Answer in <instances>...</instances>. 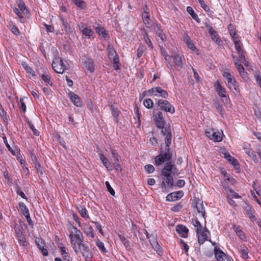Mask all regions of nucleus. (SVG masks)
Wrapping results in <instances>:
<instances>
[{
    "mask_svg": "<svg viewBox=\"0 0 261 261\" xmlns=\"http://www.w3.org/2000/svg\"><path fill=\"white\" fill-rule=\"evenodd\" d=\"M172 152L170 148H165L163 149L161 148L160 153L154 158V164L156 166H159L165 162L167 163L172 162Z\"/></svg>",
    "mask_w": 261,
    "mask_h": 261,
    "instance_id": "nucleus-1",
    "label": "nucleus"
},
{
    "mask_svg": "<svg viewBox=\"0 0 261 261\" xmlns=\"http://www.w3.org/2000/svg\"><path fill=\"white\" fill-rule=\"evenodd\" d=\"M74 250L76 253L81 252L87 261H91L93 255L87 246L84 244H82L80 246H77L76 247H74Z\"/></svg>",
    "mask_w": 261,
    "mask_h": 261,
    "instance_id": "nucleus-2",
    "label": "nucleus"
},
{
    "mask_svg": "<svg viewBox=\"0 0 261 261\" xmlns=\"http://www.w3.org/2000/svg\"><path fill=\"white\" fill-rule=\"evenodd\" d=\"M153 121L156 126L160 129H163L166 125H170L167 124L163 117L161 112H157L153 114Z\"/></svg>",
    "mask_w": 261,
    "mask_h": 261,
    "instance_id": "nucleus-3",
    "label": "nucleus"
},
{
    "mask_svg": "<svg viewBox=\"0 0 261 261\" xmlns=\"http://www.w3.org/2000/svg\"><path fill=\"white\" fill-rule=\"evenodd\" d=\"M160 109L166 112L173 114L175 112L174 107L167 100L160 99L156 102Z\"/></svg>",
    "mask_w": 261,
    "mask_h": 261,
    "instance_id": "nucleus-4",
    "label": "nucleus"
},
{
    "mask_svg": "<svg viewBox=\"0 0 261 261\" xmlns=\"http://www.w3.org/2000/svg\"><path fill=\"white\" fill-rule=\"evenodd\" d=\"M161 134L165 136V147L170 148L169 146L171 144L172 133L170 125H166L164 129L161 130Z\"/></svg>",
    "mask_w": 261,
    "mask_h": 261,
    "instance_id": "nucleus-5",
    "label": "nucleus"
},
{
    "mask_svg": "<svg viewBox=\"0 0 261 261\" xmlns=\"http://www.w3.org/2000/svg\"><path fill=\"white\" fill-rule=\"evenodd\" d=\"M223 76L227 81V86L231 91H237V82L233 76L228 72H224Z\"/></svg>",
    "mask_w": 261,
    "mask_h": 261,
    "instance_id": "nucleus-6",
    "label": "nucleus"
},
{
    "mask_svg": "<svg viewBox=\"0 0 261 261\" xmlns=\"http://www.w3.org/2000/svg\"><path fill=\"white\" fill-rule=\"evenodd\" d=\"M52 67L58 73H63L66 69L65 66L61 58L56 59V61H54L53 62Z\"/></svg>",
    "mask_w": 261,
    "mask_h": 261,
    "instance_id": "nucleus-7",
    "label": "nucleus"
},
{
    "mask_svg": "<svg viewBox=\"0 0 261 261\" xmlns=\"http://www.w3.org/2000/svg\"><path fill=\"white\" fill-rule=\"evenodd\" d=\"M18 205L22 214L27 219L28 224L33 227L34 223L30 217L29 211L27 206L23 202H19Z\"/></svg>",
    "mask_w": 261,
    "mask_h": 261,
    "instance_id": "nucleus-8",
    "label": "nucleus"
},
{
    "mask_svg": "<svg viewBox=\"0 0 261 261\" xmlns=\"http://www.w3.org/2000/svg\"><path fill=\"white\" fill-rule=\"evenodd\" d=\"M35 243L36 245L39 248V250L41 251L42 255L44 256H46L48 255V253L46 248H45V244L44 241L41 238H35Z\"/></svg>",
    "mask_w": 261,
    "mask_h": 261,
    "instance_id": "nucleus-9",
    "label": "nucleus"
},
{
    "mask_svg": "<svg viewBox=\"0 0 261 261\" xmlns=\"http://www.w3.org/2000/svg\"><path fill=\"white\" fill-rule=\"evenodd\" d=\"M80 30L82 32L83 35L88 39L93 37L94 32L85 23H81L79 26Z\"/></svg>",
    "mask_w": 261,
    "mask_h": 261,
    "instance_id": "nucleus-10",
    "label": "nucleus"
},
{
    "mask_svg": "<svg viewBox=\"0 0 261 261\" xmlns=\"http://www.w3.org/2000/svg\"><path fill=\"white\" fill-rule=\"evenodd\" d=\"M184 195L182 191L174 192L169 194L166 197L168 201H174L181 198Z\"/></svg>",
    "mask_w": 261,
    "mask_h": 261,
    "instance_id": "nucleus-11",
    "label": "nucleus"
},
{
    "mask_svg": "<svg viewBox=\"0 0 261 261\" xmlns=\"http://www.w3.org/2000/svg\"><path fill=\"white\" fill-rule=\"evenodd\" d=\"M173 170V162L167 163L162 169L161 176L171 175Z\"/></svg>",
    "mask_w": 261,
    "mask_h": 261,
    "instance_id": "nucleus-12",
    "label": "nucleus"
},
{
    "mask_svg": "<svg viewBox=\"0 0 261 261\" xmlns=\"http://www.w3.org/2000/svg\"><path fill=\"white\" fill-rule=\"evenodd\" d=\"M176 231L180 234L182 238H187L188 236L189 229L187 227L183 225H178L176 227Z\"/></svg>",
    "mask_w": 261,
    "mask_h": 261,
    "instance_id": "nucleus-13",
    "label": "nucleus"
},
{
    "mask_svg": "<svg viewBox=\"0 0 261 261\" xmlns=\"http://www.w3.org/2000/svg\"><path fill=\"white\" fill-rule=\"evenodd\" d=\"M214 86L215 87L217 92L218 93V95L220 97H225L226 91L225 89L221 85L219 81L216 82Z\"/></svg>",
    "mask_w": 261,
    "mask_h": 261,
    "instance_id": "nucleus-14",
    "label": "nucleus"
},
{
    "mask_svg": "<svg viewBox=\"0 0 261 261\" xmlns=\"http://www.w3.org/2000/svg\"><path fill=\"white\" fill-rule=\"evenodd\" d=\"M71 227L75 231L74 237L76 239L75 241L76 246H80L81 244H83V242L84 240L82 233L80 230L77 229L76 227H74V226H72Z\"/></svg>",
    "mask_w": 261,
    "mask_h": 261,
    "instance_id": "nucleus-15",
    "label": "nucleus"
},
{
    "mask_svg": "<svg viewBox=\"0 0 261 261\" xmlns=\"http://www.w3.org/2000/svg\"><path fill=\"white\" fill-rule=\"evenodd\" d=\"M71 101L77 107H81L82 105L81 98L77 95L72 92H70L68 94Z\"/></svg>",
    "mask_w": 261,
    "mask_h": 261,
    "instance_id": "nucleus-16",
    "label": "nucleus"
},
{
    "mask_svg": "<svg viewBox=\"0 0 261 261\" xmlns=\"http://www.w3.org/2000/svg\"><path fill=\"white\" fill-rule=\"evenodd\" d=\"M208 31L212 39H213L217 44L219 45L221 42V40L218 37L216 31L212 27H210L208 28Z\"/></svg>",
    "mask_w": 261,
    "mask_h": 261,
    "instance_id": "nucleus-17",
    "label": "nucleus"
},
{
    "mask_svg": "<svg viewBox=\"0 0 261 261\" xmlns=\"http://www.w3.org/2000/svg\"><path fill=\"white\" fill-rule=\"evenodd\" d=\"M209 231L207 228L205 227L203 231L200 232V235H198V241L199 244H202L207 239V233Z\"/></svg>",
    "mask_w": 261,
    "mask_h": 261,
    "instance_id": "nucleus-18",
    "label": "nucleus"
},
{
    "mask_svg": "<svg viewBox=\"0 0 261 261\" xmlns=\"http://www.w3.org/2000/svg\"><path fill=\"white\" fill-rule=\"evenodd\" d=\"M83 64L86 69L90 71V72H93L94 70V62L92 59L86 58Z\"/></svg>",
    "mask_w": 261,
    "mask_h": 261,
    "instance_id": "nucleus-19",
    "label": "nucleus"
},
{
    "mask_svg": "<svg viewBox=\"0 0 261 261\" xmlns=\"http://www.w3.org/2000/svg\"><path fill=\"white\" fill-rule=\"evenodd\" d=\"M214 252L215 257L218 261H222V259L227 256L219 248L215 247Z\"/></svg>",
    "mask_w": 261,
    "mask_h": 261,
    "instance_id": "nucleus-20",
    "label": "nucleus"
},
{
    "mask_svg": "<svg viewBox=\"0 0 261 261\" xmlns=\"http://www.w3.org/2000/svg\"><path fill=\"white\" fill-rule=\"evenodd\" d=\"M96 32L99 34V36L103 38L107 39L109 37V34L106 30L97 24V27H95Z\"/></svg>",
    "mask_w": 261,
    "mask_h": 261,
    "instance_id": "nucleus-21",
    "label": "nucleus"
},
{
    "mask_svg": "<svg viewBox=\"0 0 261 261\" xmlns=\"http://www.w3.org/2000/svg\"><path fill=\"white\" fill-rule=\"evenodd\" d=\"M60 17L62 22V24L64 27V30L66 31V33L69 35L71 34L73 32V31L71 28L70 27V25L68 24L67 20L64 19L62 15H60Z\"/></svg>",
    "mask_w": 261,
    "mask_h": 261,
    "instance_id": "nucleus-22",
    "label": "nucleus"
},
{
    "mask_svg": "<svg viewBox=\"0 0 261 261\" xmlns=\"http://www.w3.org/2000/svg\"><path fill=\"white\" fill-rule=\"evenodd\" d=\"M183 36L184 39V42L187 44L188 47L193 51L196 50L197 49L195 46L194 44L192 42L190 37H189V36L186 33L184 34Z\"/></svg>",
    "mask_w": 261,
    "mask_h": 261,
    "instance_id": "nucleus-23",
    "label": "nucleus"
},
{
    "mask_svg": "<svg viewBox=\"0 0 261 261\" xmlns=\"http://www.w3.org/2000/svg\"><path fill=\"white\" fill-rule=\"evenodd\" d=\"M232 229L236 232V234L242 240H245L246 239L245 235L242 230L240 228L239 226L236 224L232 225Z\"/></svg>",
    "mask_w": 261,
    "mask_h": 261,
    "instance_id": "nucleus-24",
    "label": "nucleus"
},
{
    "mask_svg": "<svg viewBox=\"0 0 261 261\" xmlns=\"http://www.w3.org/2000/svg\"><path fill=\"white\" fill-rule=\"evenodd\" d=\"M100 159L102 162L103 165L106 167V168L109 170H112V166L111 165L110 162L108 160V159L104 155V154L102 153L99 154Z\"/></svg>",
    "mask_w": 261,
    "mask_h": 261,
    "instance_id": "nucleus-25",
    "label": "nucleus"
},
{
    "mask_svg": "<svg viewBox=\"0 0 261 261\" xmlns=\"http://www.w3.org/2000/svg\"><path fill=\"white\" fill-rule=\"evenodd\" d=\"M16 233V237L17 238V239L18 241L22 243V244L23 246H25L26 241L25 238L24 237V236L22 234V233L20 229L19 228H17L15 229Z\"/></svg>",
    "mask_w": 261,
    "mask_h": 261,
    "instance_id": "nucleus-26",
    "label": "nucleus"
},
{
    "mask_svg": "<svg viewBox=\"0 0 261 261\" xmlns=\"http://www.w3.org/2000/svg\"><path fill=\"white\" fill-rule=\"evenodd\" d=\"M172 57L173 59L175 66L177 67L181 68L182 66V63L181 57L178 54H174L172 56Z\"/></svg>",
    "mask_w": 261,
    "mask_h": 261,
    "instance_id": "nucleus-27",
    "label": "nucleus"
},
{
    "mask_svg": "<svg viewBox=\"0 0 261 261\" xmlns=\"http://www.w3.org/2000/svg\"><path fill=\"white\" fill-rule=\"evenodd\" d=\"M110 109L112 112V115L114 118V120L116 123L119 121V116L120 114V111L113 105L110 106Z\"/></svg>",
    "mask_w": 261,
    "mask_h": 261,
    "instance_id": "nucleus-28",
    "label": "nucleus"
},
{
    "mask_svg": "<svg viewBox=\"0 0 261 261\" xmlns=\"http://www.w3.org/2000/svg\"><path fill=\"white\" fill-rule=\"evenodd\" d=\"M244 149L245 150V153L250 158L254 163H257L258 160L254 151L250 148H244Z\"/></svg>",
    "mask_w": 261,
    "mask_h": 261,
    "instance_id": "nucleus-29",
    "label": "nucleus"
},
{
    "mask_svg": "<svg viewBox=\"0 0 261 261\" xmlns=\"http://www.w3.org/2000/svg\"><path fill=\"white\" fill-rule=\"evenodd\" d=\"M164 180L168 184L169 188H172L174 186L173 178L172 175L162 176Z\"/></svg>",
    "mask_w": 261,
    "mask_h": 261,
    "instance_id": "nucleus-30",
    "label": "nucleus"
},
{
    "mask_svg": "<svg viewBox=\"0 0 261 261\" xmlns=\"http://www.w3.org/2000/svg\"><path fill=\"white\" fill-rule=\"evenodd\" d=\"M84 232L88 236L93 238L94 237V234L93 233V230L91 226L88 225H85L84 227Z\"/></svg>",
    "mask_w": 261,
    "mask_h": 261,
    "instance_id": "nucleus-31",
    "label": "nucleus"
},
{
    "mask_svg": "<svg viewBox=\"0 0 261 261\" xmlns=\"http://www.w3.org/2000/svg\"><path fill=\"white\" fill-rule=\"evenodd\" d=\"M16 3L18 4L19 8L24 15H27L29 13V11L24 2L21 0H17Z\"/></svg>",
    "mask_w": 261,
    "mask_h": 261,
    "instance_id": "nucleus-32",
    "label": "nucleus"
},
{
    "mask_svg": "<svg viewBox=\"0 0 261 261\" xmlns=\"http://www.w3.org/2000/svg\"><path fill=\"white\" fill-rule=\"evenodd\" d=\"M77 209L81 217L85 219H88L89 218L87 213V210L82 205H79L77 207Z\"/></svg>",
    "mask_w": 261,
    "mask_h": 261,
    "instance_id": "nucleus-33",
    "label": "nucleus"
},
{
    "mask_svg": "<svg viewBox=\"0 0 261 261\" xmlns=\"http://www.w3.org/2000/svg\"><path fill=\"white\" fill-rule=\"evenodd\" d=\"M193 224L195 228V231L197 235L200 234V232L201 231L202 226L200 222L197 219H195L192 221Z\"/></svg>",
    "mask_w": 261,
    "mask_h": 261,
    "instance_id": "nucleus-34",
    "label": "nucleus"
},
{
    "mask_svg": "<svg viewBox=\"0 0 261 261\" xmlns=\"http://www.w3.org/2000/svg\"><path fill=\"white\" fill-rule=\"evenodd\" d=\"M211 140H213L215 142L221 141L222 140L221 133L219 132H214V133H212V138H211Z\"/></svg>",
    "mask_w": 261,
    "mask_h": 261,
    "instance_id": "nucleus-35",
    "label": "nucleus"
},
{
    "mask_svg": "<svg viewBox=\"0 0 261 261\" xmlns=\"http://www.w3.org/2000/svg\"><path fill=\"white\" fill-rule=\"evenodd\" d=\"M195 207L196 208L198 212L201 213L202 216L204 217L205 213L202 202H200V201L199 200V202H196Z\"/></svg>",
    "mask_w": 261,
    "mask_h": 261,
    "instance_id": "nucleus-36",
    "label": "nucleus"
},
{
    "mask_svg": "<svg viewBox=\"0 0 261 261\" xmlns=\"http://www.w3.org/2000/svg\"><path fill=\"white\" fill-rule=\"evenodd\" d=\"M108 56L110 60H111L112 58L113 59L114 58V57L118 56L115 50L114 49L113 47L110 45H109L107 48Z\"/></svg>",
    "mask_w": 261,
    "mask_h": 261,
    "instance_id": "nucleus-37",
    "label": "nucleus"
},
{
    "mask_svg": "<svg viewBox=\"0 0 261 261\" xmlns=\"http://www.w3.org/2000/svg\"><path fill=\"white\" fill-rule=\"evenodd\" d=\"M0 116L3 119V120L6 122V124H8V119L7 116V113L3 108L1 104H0Z\"/></svg>",
    "mask_w": 261,
    "mask_h": 261,
    "instance_id": "nucleus-38",
    "label": "nucleus"
},
{
    "mask_svg": "<svg viewBox=\"0 0 261 261\" xmlns=\"http://www.w3.org/2000/svg\"><path fill=\"white\" fill-rule=\"evenodd\" d=\"M156 93L160 94V96L163 98H167L168 96L167 92L160 87H157Z\"/></svg>",
    "mask_w": 261,
    "mask_h": 261,
    "instance_id": "nucleus-39",
    "label": "nucleus"
},
{
    "mask_svg": "<svg viewBox=\"0 0 261 261\" xmlns=\"http://www.w3.org/2000/svg\"><path fill=\"white\" fill-rule=\"evenodd\" d=\"M31 158L32 162L34 164L36 169H37V170L39 171L38 169L40 168V164L38 162L35 155L34 153H32L31 154Z\"/></svg>",
    "mask_w": 261,
    "mask_h": 261,
    "instance_id": "nucleus-40",
    "label": "nucleus"
},
{
    "mask_svg": "<svg viewBox=\"0 0 261 261\" xmlns=\"http://www.w3.org/2000/svg\"><path fill=\"white\" fill-rule=\"evenodd\" d=\"M240 252L241 253L243 258H248V249L246 246H243L242 248L240 249Z\"/></svg>",
    "mask_w": 261,
    "mask_h": 261,
    "instance_id": "nucleus-41",
    "label": "nucleus"
},
{
    "mask_svg": "<svg viewBox=\"0 0 261 261\" xmlns=\"http://www.w3.org/2000/svg\"><path fill=\"white\" fill-rule=\"evenodd\" d=\"M41 79L46 84H49L50 86H52L53 84L50 83V76L48 74H46L45 73H43L40 75Z\"/></svg>",
    "mask_w": 261,
    "mask_h": 261,
    "instance_id": "nucleus-42",
    "label": "nucleus"
},
{
    "mask_svg": "<svg viewBox=\"0 0 261 261\" xmlns=\"http://www.w3.org/2000/svg\"><path fill=\"white\" fill-rule=\"evenodd\" d=\"M23 66L27 73L31 74L32 76L35 78L36 77V75L32 67L26 64H23Z\"/></svg>",
    "mask_w": 261,
    "mask_h": 261,
    "instance_id": "nucleus-43",
    "label": "nucleus"
},
{
    "mask_svg": "<svg viewBox=\"0 0 261 261\" xmlns=\"http://www.w3.org/2000/svg\"><path fill=\"white\" fill-rule=\"evenodd\" d=\"M143 104L146 108L148 109H150L152 107L153 105V102L151 99L147 98L144 99L143 101Z\"/></svg>",
    "mask_w": 261,
    "mask_h": 261,
    "instance_id": "nucleus-44",
    "label": "nucleus"
},
{
    "mask_svg": "<svg viewBox=\"0 0 261 261\" xmlns=\"http://www.w3.org/2000/svg\"><path fill=\"white\" fill-rule=\"evenodd\" d=\"M73 3L81 9L85 7V3L83 0H72Z\"/></svg>",
    "mask_w": 261,
    "mask_h": 261,
    "instance_id": "nucleus-45",
    "label": "nucleus"
},
{
    "mask_svg": "<svg viewBox=\"0 0 261 261\" xmlns=\"http://www.w3.org/2000/svg\"><path fill=\"white\" fill-rule=\"evenodd\" d=\"M96 245L98 247V248L99 249L101 250V251L103 252V253H106L107 252V250L106 249V248H105V246H104V244L103 243L101 242V241H99L98 240H97V241L96 242Z\"/></svg>",
    "mask_w": 261,
    "mask_h": 261,
    "instance_id": "nucleus-46",
    "label": "nucleus"
},
{
    "mask_svg": "<svg viewBox=\"0 0 261 261\" xmlns=\"http://www.w3.org/2000/svg\"><path fill=\"white\" fill-rule=\"evenodd\" d=\"M113 67L114 69H115V70L119 69L120 68L119 65H118L119 60V58H118V56L114 57V58L113 59Z\"/></svg>",
    "mask_w": 261,
    "mask_h": 261,
    "instance_id": "nucleus-47",
    "label": "nucleus"
},
{
    "mask_svg": "<svg viewBox=\"0 0 261 261\" xmlns=\"http://www.w3.org/2000/svg\"><path fill=\"white\" fill-rule=\"evenodd\" d=\"M247 214L248 215L249 217L252 220V221H254L255 220V218L254 215H253V210L251 207H248L246 210Z\"/></svg>",
    "mask_w": 261,
    "mask_h": 261,
    "instance_id": "nucleus-48",
    "label": "nucleus"
},
{
    "mask_svg": "<svg viewBox=\"0 0 261 261\" xmlns=\"http://www.w3.org/2000/svg\"><path fill=\"white\" fill-rule=\"evenodd\" d=\"M118 237H119L120 241L122 242H123V245L124 246V247L126 248L128 247L129 245V243L128 240H126L125 239V238L121 234H119Z\"/></svg>",
    "mask_w": 261,
    "mask_h": 261,
    "instance_id": "nucleus-49",
    "label": "nucleus"
},
{
    "mask_svg": "<svg viewBox=\"0 0 261 261\" xmlns=\"http://www.w3.org/2000/svg\"><path fill=\"white\" fill-rule=\"evenodd\" d=\"M244 51L240 53L239 54V58L241 60L242 62L244 64L245 66H247L249 65L248 62L246 60L245 55L243 54Z\"/></svg>",
    "mask_w": 261,
    "mask_h": 261,
    "instance_id": "nucleus-50",
    "label": "nucleus"
},
{
    "mask_svg": "<svg viewBox=\"0 0 261 261\" xmlns=\"http://www.w3.org/2000/svg\"><path fill=\"white\" fill-rule=\"evenodd\" d=\"M3 139L4 142L5 143V144L6 145L7 148H8V150L10 152H11V153L12 154H15V151L12 149V148H11L10 145L9 144L6 137L5 136H4L3 137Z\"/></svg>",
    "mask_w": 261,
    "mask_h": 261,
    "instance_id": "nucleus-51",
    "label": "nucleus"
},
{
    "mask_svg": "<svg viewBox=\"0 0 261 261\" xmlns=\"http://www.w3.org/2000/svg\"><path fill=\"white\" fill-rule=\"evenodd\" d=\"M28 124L30 129L33 131L34 135L36 136H38L39 135V132L35 128L34 125L31 121H29Z\"/></svg>",
    "mask_w": 261,
    "mask_h": 261,
    "instance_id": "nucleus-52",
    "label": "nucleus"
},
{
    "mask_svg": "<svg viewBox=\"0 0 261 261\" xmlns=\"http://www.w3.org/2000/svg\"><path fill=\"white\" fill-rule=\"evenodd\" d=\"M214 107H215V109H216L218 113H219L220 115H223V114L222 113V112L223 111L222 106L218 102H215Z\"/></svg>",
    "mask_w": 261,
    "mask_h": 261,
    "instance_id": "nucleus-53",
    "label": "nucleus"
},
{
    "mask_svg": "<svg viewBox=\"0 0 261 261\" xmlns=\"http://www.w3.org/2000/svg\"><path fill=\"white\" fill-rule=\"evenodd\" d=\"M106 186L107 187V189L109 192L112 195V196H114L115 192V191L113 190V189L111 187L110 183L109 181H107L105 182Z\"/></svg>",
    "mask_w": 261,
    "mask_h": 261,
    "instance_id": "nucleus-54",
    "label": "nucleus"
},
{
    "mask_svg": "<svg viewBox=\"0 0 261 261\" xmlns=\"http://www.w3.org/2000/svg\"><path fill=\"white\" fill-rule=\"evenodd\" d=\"M148 18H150L148 14V8L147 6L145 5L144 7V12L142 13V19H148Z\"/></svg>",
    "mask_w": 261,
    "mask_h": 261,
    "instance_id": "nucleus-55",
    "label": "nucleus"
},
{
    "mask_svg": "<svg viewBox=\"0 0 261 261\" xmlns=\"http://www.w3.org/2000/svg\"><path fill=\"white\" fill-rule=\"evenodd\" d=\"M144 168L147 173H151L154 171V167L150 164L145 165Z\"/></svg>",
    "mask_w": 261,
    "mask_h": 261,
    "instance_id": "nucleus-56",
    "label": "nucleus"
},
{
    "mask_svg": "<svg viewBox=\"0 0 261 261\" xmlns=\"http://www.w3.org/2000/svg\"><path fill=\"white\" fill-rule=\"evenodd\" d=\"M145 49V47L144 46H140L137 49V56L138 58H140L142 56Z\"/></svg>",
    "mask_w": 261,
    "mask_h": 261,
    "instance_id": "nucleus-57",
    "label": "nucleus"
},
{
    "mask_svg": "<svg viewBox=\"0 0 261 261\" xmlns=\"http://www.w3.org/2000/svg\"><path fill=\"white\" fill-rule=\"evenodd\" d=\"M234 44L235 48H236L238 54H239V53L243 51L240 45V41H234Z\"/></svg>",
    "mask_w": 261,
    "mask_h": 261,
    "instance_id": "nucleus-58",
    "label": "nucleus"
},
{
    "mask_svg": "<svg viewBox=\"0 0 261 261\" xmlns=\"http://www.w3.org/2000/svg\"><path fill=\"white\" fill-rule=\"evenodd\" d=\"M182 205L180 203H178L176 204L174 206L172 207L171 208V210L174 212H177L180 211V210L181 208Z\"/></svg>",
    "mask_w": 261,
    "mask_h": 261,
    "instance_id": "nucleus-59",
    "label": "nucleus"
},
{
    "mask_svg": "<svg viewBox=\"0 0 261 261\" xmlns=\"http://www.w3.org/2000/svg\"><path fill=\"white\" fill-rule=\"evenodd\" d=\"M228 29L230 36L237 35L235 29L233 28L232 24H230L228 26Z\"/></svg>",
    "mask_w": 261,
    "mask_h": 261,
    "instance_id": "nucleus-60",
    "label": "nucleus"
},
{
    "mask_svg": "<svg viewBox=\"0 0 261 261\" xmlns=\"http://www.w3.org/2000/svg\"><path fill=\"white\" fill-rule=\"evenodd\" d=\"M158 36L161 38V39L164 41L166 39V37L165 35V34L163 33L162 30H160V29L158 30V31L157 32Z\"/></svg>",
    "mask_w": 261,
    "mask_h": 261,
    "instance_id": "nucleus-61",
    "label": "nucleus"
},
{
    "mask_svg": "<svg viewBox=\"0 0 261 261\" xmlns=\"http://www.w3.org/2000/svg\"><path fill=\"white\" fill-rule=\"evenodd\" d=\"M187 11L192 18H193V17H195V16L197 15V14L195 13L193 9L191 7L188 6L187 8Z\"/></svg>",
    "mask_w": 261,
    "mask_h": 261,
    "instance_id": "nucleus-62",
    "label": "nucleus"
},
{
    "mask_svg": "<svg viewBox=\"0 0 261 261\" xmlns=\"http://www.w3.org/2000/svg\"><path fill=\"white\" fill-rule=\"evenodd\" d=\"M185 181L182 179H179L177 181V182L174 185L175 186L178 187L179 188H182L185 186Z\"/></svg>",
    "mask_w": 261,
    "mask_h": 261,
    "instance_id": "nucleus-63",
    "label": "nucleus"
},
{
    "mask_svg": "<svg viewBox=\"0 0 261 261\" xmlns=\"http://www.w3.org/2000/svg\"><path fill=\"white\" fill-rule=\"evenodd\" d=\"M144 40L145 42V43L148 45V46L151 48H153V46L151 43V40L149 38L148 36H146L145 37H144Z\"/></svg>",
    "mask_w": 261,
    "mask_h": 261,
    "instance_id": "nucleus-64",
    "label": "nucleus"
}]
</instances>
